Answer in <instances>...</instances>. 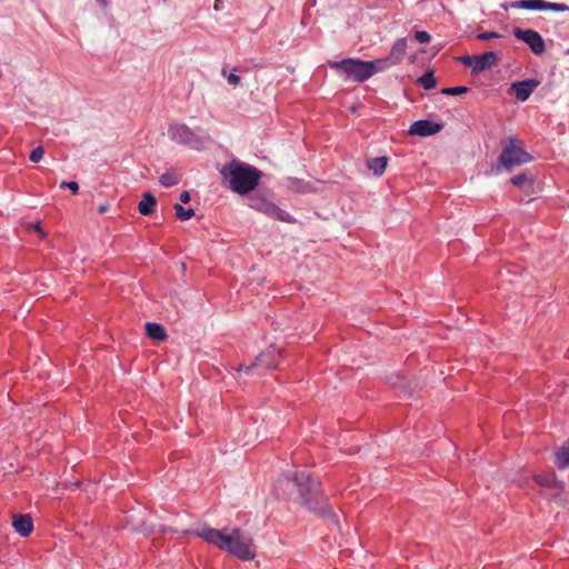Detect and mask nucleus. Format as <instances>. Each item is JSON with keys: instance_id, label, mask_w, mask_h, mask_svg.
Listing matches in <instances>:
<instances>
[{"instance_id": "obj_1", "label": "nucleus", "mask_w": 569, "mask_h": 569, "mask_svg": "<svg viewBox=\"0 0 569 569\" xmlns=\"http://www.w3.org/2000/svg\"><path fill=\"white\" fill-rule=\"evenodd\" d=\"M196 536L202 538L208 543H211L222 551H226L236 558L248 561L256 557L254 545L251 536L243 532L239 528L231 530L214 529L202 527L196 530Z\"/></svg>"}, {"instance_id": "obj_2", "label": "nucleus", "mask_w": 569, "mask_h": 569, "mask_svg": "<svg viewBox=\"0 0 569 569\" xmlns=\"http://www.w3.org/2000/svg\"><path fill=\"white\" fill-rule=\"evenodd\" d=\"M293 482L299 491V503L311 512L319 513L322 517L332 516V509L327 500L319 492L318 483L311 479L306 471L295 473Z\"/></svg>"}, {"instance_id": "obj_3", "label": "nucleus", "mask_w": 569, "mask_h": 569, "mask_svg": "<svg viewBox=\"0 0 569 569\" xmlns=\"http://www.w3.org/2000/svg\"><path fill=\"white\" fill-rule=\"evenodd\" d=\"M221 173L229 181L230 188L241 194L253 190L260 178L259 170L237 160L224 166Z\"/></svg>"}, {"instance_id": "obj_4", "label": "nucleus", "mask_w": 569, "mask_h": 569, "mask_svg": "<svg viewBox=\"0 0 569 569\" xmlns=\"http://www.w3.org/2000/svg\"><path fill=\"white\" fill-rule=\"evenodd\" d=\"M501 148L498 166L507 171H512L515 168L533 160L532 156L523 149L522 142L516 137L510 136L503 139Z\"/></svg>"}, {"instance_id": "obj_5", "label": "nucleus", "mask_w": 569, "mask_h": 569, "mask_svg": "<svg viewBox=\"0 0 569 569\" xmlns=\"http://www.w3.org/2000/svg\"><path fill=\"white\" fill-rule=\"evenodd\" d=\"M330 68L342 71L347 77L355 81L363 82L372 77L371 66L360 59H343L341 61L329 62Z\"/></svg>"}, {"instance_id": "obj_6", "label": "nucleus", "mask_w": 569, "mask_h": 569, "mask_svg": "<svg viewBox=\"0 0 569 569\" xmlns=\"http://www.w3.org/2000/svg\"><path fill=\"white\" fill-rule=\"evenodd\" d=\"M281 358V351L271 346L266 351L261 352L259 357L250 366H240L238 373L240 377L249 376L253 370L258 368H264L271 370L277 368L279 359Z\"/></svg>"}, {"instance_id": "obj_7", "label": "nucleus", "mask_w": 569, "mask_h": 569, "mask_svg": "<svg viewBox=\"0 0 569 569\" xmlns=\"http://www.w3.org/2000/svg\"><path fill=\"white\" fill-rule=\"evenodd\" d=\"M252 209L269 216L271 218H274L280 221L289 222L290 216L288 212L283 211L281 208H279L276 203L261 198V197H252L250 198V204Z\"/></svg>"}, {"instance_id": "obj_8", "label": "nucleus", "mask_w": 569, "mask_h": 569, "mask_svg": "<svg viewBox=\"0 0 569 569\" xmlns=\"http://www.w3.org/2000/svg\"><path fill=\"white\" fill-rule=\"evenodd\" d=\"M513 34L517 39L527 43L535 54L540 56L545 52V41L537 31L532 29L522 30L520 28H515Z\"/></svg>"}, {"instance_id": "obj_9", "label": "nucleus", "mask_w": 569, "mask_h": 569, "mask_svg": "<svg viewBox=\"0 0 569 569\" xmlns=\"http://www.w3.org/2000/svg\"><path fill=\"white\" fill-rule=\"evenodd\" d=\"M510 7L527 10L569 11V7L563 3L548 2L545 0H519L512 2Z\"/></svg>"}, {"instance_id": "obj_10", "label": "nucleus", "mask_w": 569, "mask_h": 569, "mask_svg": "<svg viewBox=\"0 0 569 569\" xmlns=\"http://www.w3.org/2000/svg\"><path fill=\"white\" fill-rule=\"evenodd\" d=\"M442 129V123L431 120H418L410 126L408 133L411 136L429 137L440 132Z\"/></svg>"}, {"instance_id": "obj_11", "label": "nucleus", "mask_w": 569, "mask_h": 569, "mask_svg": "<svg viewBox=\"0 0 569 569\" xmlns=\"http://www.w3.org/2000/svg\"><path fill=\"white\" fill-rule=\"evenodd\" d=\"M540 86V81L537 79H526L517 81L511 84L510 90L515 93L516 98L525 102L529 99L531 93Z\"/></svg>"}, {"instance_id": "obj_12", "label": "nucleus", "mask_w": 569, "mask_h": 569, "mask_svg": "<svg viewBox=\"0 0 569 569\" xmlns=\"http://www.w3.org/2000/svg\"><path fill=\"white\" fill-rule=\"evenodd\" d=\"M168 133L178 142L193 146L194 136L186 124H172L169 127Z\"/></svg>"}, {"instance_id": "obj_13", "label": "nucleus", "mask_w": 569, "mask_h": 569, "mask_svg": "<svg viewBox=\"0 0 569 569\" xmlns=\"http://www.w3.org/2000/svg\"><path fill=\"white\" fill-rule=\"evenodd\" d=\"M475 67L473 72L479 73L491 67L496 66L499 61L498 56L493 51H488L483 54L473 56Z\"/></svg>"}, {"instance_id": "obj_14", "label": "nucleus", "mask_w": 569, "mask_h": 569, "mask_svg": "<svg viewBox=\"0 0 569 569\" xmlns=\"http://www.w3.org/2000/svg\"><path fill=\"white\" fill-rule=\"evenodd\" d=\"M12 527L22 537H28L33 530L32 518L29 515H16L12 519Z\"/></svg>"}, {"instance_id": "obj_15", "label": "nucleus", "mask_w": 569, "mask_h": 569, "mask_svg": "<svg viewBox=\"0 0 569 569\" xmlns=\"http://www.w3.org/2000/svg\"><path fill=\"white\" fill-rule=\"evenodd\" d=\"M407 52V40L405 38L398 39L391 47L388 60L393 66L401 63Z\"/></svg>"}, {"instance_id": "obj_16", "label": "nucleus", "mask_w": 569, "mask_h": 569, "mask_svg": "<svg viewBox=\"0 0 569 569\" xmlns=\"http://www.w3.org/2000/svg\"><path fill=\"white\" fill-rule=\"evenodd\" d=\"M535 481L537 485L547 488H559L563 489L565 483L561 480H558L553 472L539 473L535 476Z\"/></svg>"}, {"instance_id": "obj_17", "label": "nucleus", "mask_w": 569, "mask_h": 569, "mask_svg": "<svg viewBox=\"0 0 569 569\" xmlns=\"http://www.w3.org/2000/svg\"><path fill=\"white\" fill-rule=\"evenodd\" d=\"M157 199L150 192H146L142 196L141 201L138 204V210L142 216H150L154 211Z\"/></svg>"}, {"instance_id": "obj_18", "label": "nucleus", "mask_w": 569, "mask_h": 569, "mask_svg": "<svg viewBox=\"0 0 569 569\" xmlns=\"http://www.w3.org/2000/svg\"><path fill=\"white\" fill-rule=\"evenodd\" d=\"M144 328L149 338L157 341H163L167 339L166 329L161 325L156 322H147Z\"/></svg>"}, {"instance_id": "obj_19", "label": "nucleus", "mask_w": 569, "mask_h": 569, "mask_svg": "<svg viewBox=\"0 0 569 569\" xmlns=\"http://www.w3.org/2000/svg\"><path fill=\"white\" fill-rule=\"evenodd\" d=\"M555 463L559 469L569 467V439L556 451Z\"/></svg>"}, {"instance_id": "obj_20", "label": "nucleus", "mask_w": 569, "mask_h": 569, "mask_svg": "<svg viewBox=\"0 0 569 569\" xmlns=\"http://www.w3.org/2000/svg\"><path fill=\"white\" fill-rule=\"evenodd\" d=\"M388 164V158L387 157H377L371 158L367 161V166L376 176H381Z\"/></svg>"}, {"instance_id": "obj_21", "label": "nucleus", "mask_w": 569, "mask_h": 569, "mask_svg": "<svg viewBox=\"0 0 569 569\" xmlns=\"http://www.w3.org/2000/svg\"><path fill=\"white\" fill-rule=\"evenodd\" d=\"M510 182L520 189H525L526 187L532 186L533 178L528 172H521L517 176H513L510 179Z\"/></svg>"}, {"instance_id": "obj_22", "label": "nucleus", "mask_w": 569, "mask_h": 569, "mask_svg": "<svg viewBox=\"0 0 569 569\" xmlns=\"http://www.w3.org/2000/svg\"><path fill=\"white\" fill-rule=\"evenodd\" d=\"M368 64L371 66L372 76L377 72H381L387 70L388 68L392 67L390 60H388V57L376 59L373 61H366Z\"/></svg>"}, {"instance_id": "obj_23", "label": "nucleus", "mask_w": 569, "mask_h": 569, "mask_svg": "<svg viewBox=\"0 0 569 569\" xmlns=\"http://www.w3.org/2000/svg\"><path fill=\"white\" fill-rule=\"evenodd\" d=\"M173 209L176 211V216L179 220L181 221H186V220H189L191 219L193 216H194V210L189 208V209H184L181 204L179 203H176L173 206Z\"/></svg>"}, {"instance_id": "obj_24", "label": "nucleus", "mask_w": 569, "mask_h": 569, "mask_svg": "<svg viewBox=\"0 0 569 569\" xmlns=\"http://www.w3.org/2000/svg\"><path fill=\"white\" fill-rule=\"evenodd\" d=\"M159 181L163 187L169 188V187H172V186H176L177 183H179L180 177L173 172H164L160 177Z\"/></svg>"}, {"instance_id": "obj_25", "label": "nucleus", "mask_w": 569, "mask_h": 569, "mask_svg": "<svg viewBox=\"0 0 569 569\" xmlns=\"http://www.w3.org/2000/svg\"><path fill=\"white\" fill-rule=\"evenodd\" d=\"M418 81L426 90L433 89L437 84L435 76L431 71L423 73Z\"/></svg>"}, {"instance_id": "obj_26", "label": "nucleus", "mask_w": 569, "mask_h": 569, "mask_svg": "<svg viewBox=\"0 0 569 569\" xmlns=\"http://www.w3.org/2000/svg\"><path fill=\"white\" fill-rule=\"evenodd\" d=\"M467 91H468L467 87H451V88L442 89V93L448 94V96H458V94H462Z\"/></svg>"}, {"instance_id": "obj_27", "label": "nucleus", "mask_w": 569, "mask_h": 569, "mask_svg": "<svg viewBox=\"0 0 569 569\" xmlns=\"http://www.w3.org/2000/svg\"><path fill=\"white\" fill-rule=\"evenodd\" d=\"M44 149L42 147H37L31 151L29 159L32 162H39L42 159Z\"/></svg>"}, {"instance_id": "obj_28", "label": "nucleus", "mask_w": 569, "mask_h": 569, "mask_svg": "<svg viewBox=\"0 0 569 569\" xmlns=\"http://www.w3.org/2000/svg\"><path fill=\"white\" fill-rule=\"evenodd\" d=\"M415 39L420 43H429L431 37L427 31L420 30L415 32Z\"/></svg>"}, {"instance_id": "obj_29", "label": "nucleus", "mask_w": 569, "mask_h": 569, "mask_svg": "<svg viewBox=\"0 0 569 569\" xmlns=\"http://www.w3.org/2000/svg\"><path fill=\"white\" fill-rule=\"evenodd\" d=\"M501 36L497 32H493V31H486V32H481L477 36V38L479 40H482V41H488V40H491V39H497V38H500Z\"/></svg>"}, {"instance_id": "obj_30", "label": "nucleus", "mask_w": 569, "mask_h": 569, "mask_svg": "<svg viewBox=\"0 0 569 569\" xmlns=\"http://www.w3.org/2000/svg\"><path fill=\"white\" fill-rule=\"evenodd\" d=\"M60 188H61V189H66V188H68V189H69V190H71V191H72V193H74V194H77V193H78V191H79V184H78V182H76V181H70V182L62 181V182L60 183Z\"/></svg>"}, {"instance_id": "obj_31", "label": "nucleus", "mask_w": 569, "mask_h": 569, "mask_svg": "<svg viewBox=\"0 0 569 569\" xmlns=\"http://www.w3.org/2000/svg\"><path fill=\"white\" fill-rule=\"evenodd\" d=\"M227 81L230 86H237L240 83V77L231 72L227 76Z\"/></svg>"}, {"instance_id": "obj_32", "label": "nucleus", "mask_w": 569, "mask_h": 569, "mask_svg": "<svg viewBox=\"0 0 569 569\" xmlns=\"http://www.w3.org/2000/svg\"><path fill=\"white\" fill-rule=\"evenodd\" d=\"M460 61H461L466 67H470V68L473 70V67H475L473 56H472V57H470V56L461 57V58H460Z\"/></svg>"}, {"instance_id": "obj_33", "label": "nucleus", "mask_w": 569, "mask_h": 569, "mask_svg": "<svg viewBox=\"0 0 569 569\" xmlns=\"http://www.w3.org/2000/svg\"><path fill=\"white\" fill-rule=\"evenodd\" d=\"M180 201L183 203H188L190 201V193L188 191H182L180 193Z\"/></svg>"}, {"instance_id": "obj_34", "label": "nucleus", "mask_w": 569, "mask_h": 569, "mask_svg": "<svg viewBox=\"0 0 569 569\" xmlns=\"http://www.w3.org/2000/svg\"><path fill=\"white\" fill-rule=\"evenodd\" d=\"M223 8V0H214L213 9L220 11Z\"/></svg>"}, {"instance_id": "obj_35", "label": "nucleus", "mask_w": 569, "mask_h": 569, "mask_svg": "<svg viewBox=\"0 0 569 569\" xmlns=\"http://www.w3.org/2000/svg\"><path fill=\"white\" fill-rule=\"evenodd\" d=\"M109 208H110V206L108 203H103V204L99 206L98 212L100 214H103L109 210Z\"/></svg>"}, {"instance_id": "obj_36", "label": "nucleus", "mask_w": 569, "mask_h": 569, "mask_svg": "<svg viewBox=\"0 0 569 569\" xmlns=\"http://www.w3.org/2000/svg\"><path fill=\"white\" fill-rule=\"evenodd\" d=\"M101 7L106 8L107 7V0H97Z\"/></svg>"}, {"instance_id": "obj_37", "label": "nucleus", "mask_w": 569, "mask_h": 569, "mask_svg": "<svg viewBox=\"0 0 569 569\" xmlns=\"http://www.w3.org/2000/svg\"><path fill=\"white\" fill-rule=\"evenodd\" d=\"M34 228H36L39 232H41V233H42V230H41V228H40V224H39V223H37Z\"/></svg>"}, {"instance_id": "obj_38", "label": "nucleus", "mask_w": 569, "mask_h": 569, "mask_svg": "<svg viewBox=\"0 0 569 569\" xmlns=\"http://www.w3.org/2000/svg\"><path fill=\"white\" fill-rule=\"evenodd\" d=\"M559 503H566L567 501L566 500H562V499H559L558 501Z\"/></svg>"}]
</instances>
